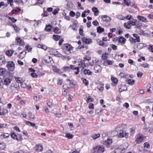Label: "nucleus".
<instances>
[{
	"label": "nucleus",
	"mask_w": 153,
	"mask_h": 153,
	"mask_svg": "<svg viewBox=\"0 0 153 153\" xmlns=\"http://www.w3.org/2000/svg\"><path fill=\"white\" fill-rule=\"evenodd\" d=\"M7 67L9 70L12 71L15 68L14 63L13 61H8L7 65Z\"/></svg>",
	"instance_id": "obj_1"
},
{
	"label": "nucleus",
	"mask_w": 153,
	"mask_h": 153,
	"mask_svg": "<svg viewBox=\"0 0 153 153\" xmlns=\"http://www.w3.org/2000/svg\"><path fill=\"white\" fill-rule=\"evenodd\" d=\"M102 18L104 21L107 22L104 24L106 26H108L110 24L109 22L111 20L110 18L106 15H104L102 16Z\"/></svg>",
	"instance_id": "obj_2"
},
{
	"label": "nucleus",
	"mask_w": 153,
	"mask_h": 153,
	"mask_svg": "<svg viewBox=\"0 0 153 153\" xmlns=\"http://www.w3.org/2000/svg\"><path fill=\"white\" fill-rule=\"evenodd\" d=\"M19 88L20 87L19 85L17 84H12L11 86L9 88L10 89L12 92L13 91L18 90Z\"/></svg>",
	"instance_id": "obj_3"
},
{
	"label": "nucleus",
	"mask_w": 153,
	"mask_h": 153,
	"mask_svg": "<svg viewBox=\"0 0 153 153\" xmlns=\"http://www.w3.org/2000/svg\"><path fill=\"white\" fill-rule=\"evenodd\" d=\"M64 47L66 51V53L68 54H69L71 53V51H72L73 49V47L70 45L66 44L64 45Z\"/></svg>",
	"instance_id": "obj_4"
},
{
	"label": "nucleus",
	"mask_w": 153,
	"mask_h": 153,
	"mask_svg": "<svg viewBox=\"0 0 153 153\" xmlns=\"http://www.w3.org/2000/svg\"><path fill=\"white\" fill-rule=\"evenodd\" d=\"M94 152L96 153H101L104 152V147L103 146H97L94 149Z\"/></svg>",
	"instance_id": "obj_5"
},
{
	"label": "nucleus",
	"mask_w": 153,
	"mask_h": 153,
	"mask_svg": "<svg viewBox=\"0 0 153 153\" xmlns=\"http://www.w3.org/2000/svg\"><path fill=\"white\" fill-rule=\"evenodd\" d=\"M119 136L120 137H125L127 138L128 136V133L125 131L120 130V131Z\"/></svg>",
	"instance_id": "obj_6"
},
{
	"label": "nucleus",
	"mask_w": 153,
	"mask_h": 153,
	"mask_svg": "<svg viewBox=\"0 0 153 153\" xmlns=\"http://www.w3.org/2000/svg\"><path fill=\"white\" fill-rule=\"evenodd\" d=\"M94 69L96 73H100L101 71V68L100 66L98 65H96L95 66Z\"/></svg>",
	"instance_id": "obj_7"
},
{
	"label": "nucleus",
	"mask_w": 153,
	"mask_h": 153,
	"mask_svg": "<svg viewBox=\"0 0 153 153\" xmlns=\"http://www.w3.org/2000/svg\"><path fill=\"white\" fill-rule=\"evenodd\" d=\"M92 10L94 13V16H96L99 15V11L97 7H93L92 9Z\"/></svg>",
	"instance_id": "obj_8"
},
{
	"label": "nucleus",
	"mask_w": 153,
	"mask_h": 153,
	"mask_svg": "<svg viewBox=\"0 0 153 153\" xmlns=\"http://www.w3.org/2000/svg\"><path fill=\"white\" fill-rule=\"evenodd\" d=\"M127 90V87L125 85H121V87L119 88V92H121L122 91Z\"/></svg>",
	"instance_id": "obj_9"
},
{
	"label": "nucleus",
	"mask_w": 153,
	"mask_h": 153,
	"mask_svg": "<svg viewBox=\"0 0 153 153\" xmlns=\"http://www.w3.org/2000/svg\"><path fill=\"white\" fill-rule=\"evenodd\" d=\"M16 40L17 43H19L20 45H24V42L23 41L20 39V38L19 37H17L16 39Z\"/></svg>",
	"instance_id": "obj_10"
},
{
	"label": "nucleus",
	"mask_w": 153,
	"mask_h": 153,
	"mask_svg": "<svg viewBox=\"0 0 153 153\" xmlns=\"http://www.w3.org/2000/svg\"><path fill=\"white\" fill-rule=\"evenodd\" d=\"M42 146L39 145H37L35 147V149L38 152H40L42 150Z\"/></svg>",
	"instance_id": "obj_11"
},
{
	"label": "nucleus",
	"mask_w": 153,
	"mask_h": 153,
	"mask_svg": "<svg viewBox=\"0 0 153 153\" xmlns=\"http://www.w3.org/2000/svg\"><path fill=\"white\" fill-rule=\"evenodd\" d=\"M6 70L4 68H0V75H4L6 72Z\"/></svg>",
	"instance_id": "obj_12"
},
{
	"label": "nucleus",
	"mask_w": 153,
	"mask_h": 153,
	"mask_svg": "<svg viewBox=\"0 0 153 153\" xmlns=\"http://www.w3.org/2000/svg\"><path fill=\"white\" fill-rule=\"evenodd\" d=\"M14 52V51H12L11 50H9L6 51V54L9 56H11L13 53Z\"/></svg>",
	"instance_id": "obj_13"
},
{
	"label": "nucleus",
	"mask_w": 153,
	"mask_h": 153,
	"mask_svg": "<svg viewBox=\"0 0 153 153\" xmlns=\"http://www.w3.org/2000/svg\"><path fill=\"white\" fill-rule=\"evenodd\" d=\"M10 80L9 78H6L4 80V84L5 85H7L10 83Z\"/></svg>",
	"instance_id": "obj_14"
},
{
	"label": "nucleus",
	"mask_w": 153,
	"mask_h": 153,
	"mask_svg": "<svg viewBox=\"0 0 153 153\" xmlns=\"http://www.w3.org/2000/svg\"><path fill=\"white\" fill-rule=\"evenodd\" d=\"M26 53V52L23 51L20 53V54L18 56L21 59H23L25 57V55Z\"/></svg>",
	"instance_id": "obj_15"
},
{
	"label": "nucleus",
	"mask_w": 153,
	"mask_h": 153,
	"mask_svg": "<svg viewBox=\"0 0 153 153\" xmlns=\"http://www.w3.org/2000/svg\"><path fill=\"white\" fill-rule=\"evenodd\" d=\"M37 47L39 48H41L45 50H46L47 49V47L45 45L40 44L37 45Z\"/></svg>",
	"instance_id": "obj_16"
},
{
	"label": "nucleus",
	"mask_w": 153,
	"mask_h": 153,
	"mask_svg": "<svg viewBox=\"0 0 153 153\" xmlns=\"http://www.w3.org/2000/svg\"><path fill=\"white\" fill-rule=\"evenodd\" d=\"M97 88L100 91L102 92L104 88L103 85L102 84H100L97 86Z\"/></svg>",
	"instance_id": "obj_17"
},
{
	"label": "nucleus",
	"mask_w": 153,
	"mask_h": 153,
	"mask_svg": "<svg viewBox=\"0 0 153 153\" xmlns=\"http://www.w3.org/2000/svg\"><path fill=\"white\" fill-rule=\"evenodd\" d=\"M126 40V39L124 38L121 37L119 39L118 43H124L125 42Z\"/></svg>",
	"instance_id": "obj_18"
},
{
	"label": "nucleus",
	"mask_w": 153,
	"mask_h": 153,
	"mask_svg": "<svg viewBox=\"0 0 153 153\" xmlns=\"http://www.w3.org/2000/svg\"><path fill=\"white\" fill-rule=\"evenodd\" d=\"M97 32L99 33H102L104 31V29L103 28H102L100 26H98L97 28Z\"/></svg>",
	"instance_id": "obj_19"
},
{
	"label": "nucleus",
	"mask_w": 153,
	"mask_h": 153,
	"mask_svg": "<svg viewBox=\"0 0 153 153\" xmlns=\"http://www.w3.org/2000/svg\"><path fill=\"white\" fill-rule=\"evenodd\" d=\"M5 59L4 57H0V65H2L5 64Z\"/></svg>",
	"instance_id": "obj_20"
},
{
	"label": "nucleus",
	"mask_w": 153,
	"mask_h": 153,
	"mask_svg": "<svg viewBox=\"0 0 153 153\" xmlns=\"http://www.w3.org/2000/svg\"><path fill=\"white\" fill-rule=\"evenodd\" d=\"M137 18L139 20L143 22H145L146 20V19L145 18L140 16H138Z\"/></svg>",
	"instance_id": "obj_21"
},
{
	"label": "nucleus",
	"mask_w": 153,
	"mask_h": 153,
	"mask_svg": "<svg viewBox=\"0 0 153 153\" xmlns=\"http://www.w3.org/2000/svg\"><path fill=\"white\" fill-rule=\"evenodd\" d=\"M100 136V134L99 133H98L97 134L93 135L91 136V137L94 140H95Z\"/></svg>",
	"instance_id": "obj_22"
},
{
	"label": "nucleus",
	"mask_w": 153,
	"mask_h": 153,
	"mask_svg": "<svg viewBox=\"0 0 153 153\" xmlns=\"http://www.w3.org/2000/svg\"><path fill=\"white\" fill-rule=\"evenodd\" d=\"M74 135L69 133L66 134L65 137L69 139H71L73 137Z\"/></svg>",
	"instance_id": "obj_23"
},
{
	"label": "nucleus",
	"mask_w": 153,
	"mask_h": 153,
	"mask_svg": "<svg viewBox=\"0 0 153 153\" xmlns=\"http://www.w3.org/2000/svg\"><path fill=\"white\" fill-rule=\"evenodd\" d=\"M84 73L85 74H87L88 75L91 74L92 73V72L90 71L88 69H86L84 70Z\"/></svg>",
	"instance_id": "obj_24"
},
{
	"label": "nucleus",
	"mask_w": 153,
	"mask_h": 153,
	"mask_svg": "<svg viewBox=\"0 0 153 153\" xmlns=\"http://www.w3.org/2000/svg\"><path fill=\"white\" fill-rule=\"evenodd\" d=\"M6 148V145L5 144L2 143H0V149L1 150H4Z\"/></svg>",
	"instance_id": "obj_25"
},
{
	"label": "nucleus",
	"mask_w": 153,
	"mask_h": 153,
	"mask_svg": "<svg viewBox=\"0 0 153 153\" xmlns=\"http://www.w3.org/2000/svg\"><path fill=\"white\" fill-rule=\"evenodd\" d=\"M9 134L7 133H4L3 135H1L0 136L1 137H2L3 138H7L9 137Z\"/></svg>",
	"instance_id": "obj_26"
},
{
	"label": "nucleus",
	"mask_w": 153,
	"mask_h": 153,
	"mask_svg": "<svg viewBox=\"0 0 153 153\" xmlns=\"http://www.w3.org/2000/svg\"><path fill=\"white\" fill-rule=\"evenodd\" d=\"M135 25L137 28H138L140 26L142 25V24L140 21L137 20H136V25Z\"/></svg>",
	"instance_id": "obj_27"
},
{
	"label": "nucleus",
	"mask_w": 153,
	"mask_h": 153,
	"mask_svg": "<svg viewBox=\"0 0 153 153\" xmlns=\"http://www.w3.org/2000/svg\"><path fill=\"white\" fill-rule=\"evenodd\" d=\"M124 26L127 29H129L131 26L128 22L125 23L124 24Z\"/></svg>",
	"instance_id": "obj_28"
},
{
	"label": "nucleus",
	"mask_w": 153,
	"mask_h": 153,
	"mask_svg": "<svg viewBox=\"0 0 153 153\" xmlns=\"http://www.w3.org/2000/svg\"><path fill=\"white\" fill-rule=\"evenodd\" d=\"M82 40L83 42L85 43H88L89 42L90 39H87L85 38V37H84L82 38Z\"/></svg>",
	"instance_id": "obj_29"
},
{
	"label": "nucleus",
	"mask_w": 153,
	"mask_h": 153,
	"mask_svg": "<svg viewBox=\"0 0 153 153\" xmlns=\"http://www.w3.org/2000/svg\"><path fill=\"white\" fill-rule=\"evenodd\" d=\"M139 34L141 35L147 36L148 35L146 33H145V31L142 30H140Z\"/></svg>",
	"instance_id": "obj_30"
},
{
	"label": "nucleus",
	"mask_w": 153,
	"mask_h": 153,
	"mask_svg": "<svg viewBox=\"0 0 153 153\" xmlns=\"http://www.w3.org/2000/svg\"><path fill=\"white\" fill-rule=\"evenodd\" d=\"M133 36L136 38L137 39V42H140V39L139 37L138 36V35L137 34H133Z\"/></svg>",
	"instance_id": "obj_31"
},
{
	"label": "nucleus",
	"mask_w": 153,
	"mask_h": 153,
	"mask_svg": "<svg viewBox=\"0 0 153 153\" xmlns=\"http://www.w3.org/2000/svg\"><path fill=\"white\" fill-rule=\"evenodd\" d=\"M119 75L122 77H123L124 78H126L127 76H128V74H125L123 73H120Z\"/></svg>",
	"instance_id": "obj_32"
},
{
	"label": "nucleus",
	"mask_w": 153,
	"mask_h": 153,
	"mask_svg": "<svg viewBox=\"0 0 153 153\" xmlns=\"http://www.w3.org/2000/svg\"><path fill=\"white\" fill-rule=\"evenodd\" d=\"M82 79L83 81V83H84L86 85H88V80H87L85 79L84 78H82Z\"/></svg>",
	"instance_id": "obj_33"
},
{
	"label": "nucleus",
	"mask_w": 153,
	"mask_h": 153,
	"mask_svg": "<svg viewBox=\"0 0 153 153\" xmlns=\"http://www.w3.org/2000/svg\"><path fill=\"white\" fill-rule=\"evenodd\" d=\"M26 124L27 125H29V124H30V126H32L33 127H34L35 126V124L33 123L30 122L28 121H26Z\"/></svg>",
	"instance_id": "obj_34"
},
{
	"label": "nucleus",
	"mask_w": 153,
	"mask_h": 153,
	"mask_svg": "<svg viewBox=\"0 0 153 153\" xmlns=\"http://www.w3.org/2000/svg\"><path fill=\"white\" fill-rule=\"evenodd\" d=\"M83 62H85V61L87 60L89 61L91 59V58L90 57H89L88 56H86L85 57L83 58Z\"/></svg>",
	"instance_id": "obj_35"
},
{
	"label": "nucleus",
	"mask_w": 153,
	"mask_h": 153,
	"mask_svg": "<svg viewBox=\"0 0 153 153\" xmlns=\"http://www.w3.org/2000/svg\"><path fill=\"white\" fill-rule=\"evenodd\" d=\"M53 39L56 41L58 40L60 38V36L57 35H53Z\"/></svg>",
	"instance_id": "obj_36"
},
{
	"label": "nucleus",
	"mask_w": 153,
	"mask_h": 153,
	"mask_svg": "<svg viewBox=\"0 0 153 153\" xmlns=\"http://www.w3.org/2000/svg\"><path fill=\"white\" fill-rule=\"evenodd\" d=\"M135 82V81L133 79H129L128 80V83L129 84L132 85L133 84L134 82Z\"/></svg>",
	"instance_id": "obj_37"
},
{
	"label": "nucleus",
	"mask_w": 153,
	"mask_h": 153,
	"mask_svg": "<svg viewBox=\"0 0 153 153\" xmlns=\"http://www.w3.org/2000/svg\"><path fill=\"white\" fill-rule=\"evenodd\" d=\"M25 48L26 50H28V52L31 51L32 48L29 45H27L25 46Z\"/></svg>",
	"instance_id": "obj_38"
},
{
	"label": "nucleus",
	"mask_w": 153,
	"mask_h": 153,
	"mask_svg": "<svg viewBox=\"0 0 153 153\" xmlns=\"http://www.w3.org/2000/svg\"><path fill=\"white\" fill-rule=\"evenodd\" d=\"M128 22L129 23L130 25L131 24L132 25H136V20L134 19L133 21Z\"/></svg>",
	"instance_id": "obj_39"
},
{
	"label": "nucleus",
	"mask_w": 153,
	"mask_h": 153,
	"mask_svg": "<svg viewBox=\"0 0 153 153\" xmlns=\"http://www.w3.org/2000/svg\"><path fill=\"white\" fill-rule=\"evenodd\" d=\"M11 137L14 139H16L17 140H18V139L17 138V136L16 134H15L14 133H13L11 135Z\"/></svg>",
	"instance_id": "obj_40"
},
{
	"label": "nucleus",
	"mask_w": 153,
	"mask_h": 153,
	"mask_svg": "<svg viewBox=\"0 0 153 153\" xmlns=\"http://www.w3.org/2000/svg\"><path fill=\"white\" fill-rule=\"evenodd\" d=\"M51 28H52V27L50 25H49L46 26V27L45 28V29L46 31H49L51 30Z\"/></svg>",
	"instance_id": "obj_41"
},
{
	"label": "nucleus",
	"mask_w": 153,
	"mask_h": 153,
	"mask_svg": "<svg viewBox=\"0 0 153 153\" xmlns=\"http://www.w3.org/2000/svg\"><path fill=\"white\" fill-rule=\"evenodd\" d=\"M97 42L99 44V45L102 46H104V42L102 40H97Z\"/></svg>",
	"instance_id": "obj_42"
},
{
	"label": "nucleus",
	"mask_w": 153,
	"mask_h": 153,
	"mask_svg": "<svg viewBox=\"0 0 153 153\" xmlns=\"http://www.w3.org/2000/svg\"><path fill=\"white\" fill-rule=\"evenodd\" d=\"M13 27L14 28V29L17 32H18L20 30L19 28L15 25H13Z\"/></svg>",
	"instance_id": "obj_43"
},
{
	"label": "nucleus",
	"mask_w": 153,
	"mask_h": 153,
	"mask_svg": "<svg viewBox=\"0 0 153 153\" xmlns=\"http://www.w3.org/2000/svg\"><path fill=\"white\" fill-rule=\"evenodd\" d=\"M28 115H29V118L30 119H34V116L33 115H32V113L30 111H29L28 113Z\"/></svg>",
	"instance_id": "obj_44"
},
{
	"label": "nucleus",
	"mask_w": 153,
	"mask_h": 153,
	"mask_svg": "<svg viewBox=\"0 0 153 153\" xmlns=\"http://www.w3.org/2000/svg\"><path fill=\"white\" fill-rule=\"evenodd\" d=\"M74 70H76V71H75L74 72V73L76 75H77L78 74L79 72V68L78 67H75L74 68Z\"/></svg>",
	"instance_id": "obj_45"
},
{
	"label": "nucleus",
	"mask_w": 153,
	"mask_h": 153,
	"mask_svg": "<svg viewBox=\"0 0 153 153\" xmlns=\"http://www.w3.org/2000/svg\"><path fill=\"white\" fill-rule=\"evenodd\" d=\"M124 1L125 4L127 6L129 5L131 2L130 0H124Z\"/></svg>",
	"instance_id": "obj_46"
},
{
	"label": "nucleus",
	"mask_w": 153,
	"mask_h": 153,
	"mask_svg": "<svg viewBox=\"0 0 153 153\" xmlns=\"http://www.w3.org/2000/svg\"><path fill=\"white\" fill-rule=\"evenodd\" d=\"M16 80L17 82L19 83H22V79L21 78H18L17 79H16Z\"/></svg>",
	"instance_id": "obj_47"
},
{
	"label": "nucleus",
	"mask_w": 153,
	"mask_h": 153,
	"mask_svg": "<svg viewBox=\"0 0 153 153\" xmlns=\"http://www.w3.org/2000/svg\"><path fill=\"white\" fill-rule=\"evenodd\" d=\"M105 142L106 143L109 144L112 143V139H108L107 140H105Z\"/></svg>",
	"instance_id": "obj_48"
},
{
	"label": "nucleus",
	"mask_w": 153,
	"mask_h": 153,
	"mask_svg": "<svg viewBox=\"0 0 153 153\" xmlns=\"http://www.w3.org/2000/svg\"><path fill=\"white\" fill-rule=\"evenodd\" d=\"M141 66L142 67L144 68H148L149 67V65L146 63L141 64Z\"/></svg>",
	"instance_id": "obj_49"
},
{
	"label": "nucleus",
	"mask_w": 153,
	"mask_h": 153,
	"mask_svg": "<svg viewBox=\"0 0 153 153\" xmlns=\"http://www.w3.org/2000/svg\"><path fill=\"white\" fill-rule=\"evenodd\" d=\"M53 70L54 72L57 73L59 71V69L57 68L56 67L53 66Z\"/></svg>",
	"instance_id": "obj_50"
},
{
	"label": "nucleus",
	"mask_w": 153,
	"mask_h": 153,
	"mask_svg": "<svg viewBox=\"0 0 153 153\" xmlns=\"http://www.w3.org/2000/svg\"><path fill=\"white\" fill-rule=\"evenodd\" d=\"M142 140V138L141 137H139V138H137L136 139V141L137 143H139L141 142Z\"/></svg>",
	"instance_id": "obj_51"
},
{
	"label": "nucleus",
	"mask_w": 153,
	"mask_h": 153,
	"mask_svg": "<svg viewBox=\"0 0 153 153\" xmlns=\"http://www.w3.org/2000/svg\"><path fill=\"white\" fill-rule=\"evenodd\" d=\"M111 80L112 81V82L114 83L117 82L118 81L116 78L113 77L111 78Z\"/></svg>",
	"instance_id": "obj_52"
},
{
	"label": "nucleus",
	"mask_w": 153,
	"mask_h": 153,
	"mask_svg": "<svg viewBox=\"0 0 153 153\" xmlns=\"http://www.w3.org/2000/svg\"><path fill=\"white\" fill-rule=\"evenodd\" d=\"M1 128H5L7 127V124H1Z\"/></svg>",
	"instance_id": "obj_53"
},
{
	"label": "nucleus",
	"mask_w": 153,
	"mask_h": 153,
	"mask_svg": "<svg viewBox=\"0 0 153 153\" xmlns=\"http://www.w3.org/2000/svg\"><path fill=\"white\" fill-rule=\"evenodd\" d=\"M105 62L107 63L108 65H111L112 64L113 62L111 61L108 60H107L105 61Z\"/></svg>",
	"instance_id": "obj_54"
},
{
	"label": "nucleus",
	"mask_w": 153,
	"mask_h": 153,
	"mask_svg": "<svg viewBox=\"0 0 153 153\" xmlns=\"http://www.w3.org/2000/svg\"><path fill=\"white\" fill-rule=\"evenodd\" d=\"M149 49L150 51L153 53V45H149Z\"/></svg>",
	"instance_id": "obj_55"
},
{
	"label": "nucleus",
	"mask_w": 153,
	"mask_h": 153,
	"mask_svg": "<svg viewBox=\"0 0 153 153\" xmlns=\"http://www.w3.org/2000/svg\"><path fill=\"white\" fill-rule=\"evenodd\" d=\"M93 24L95 26H97L99 25V22L97 21V20H95L94 21L92 22Z\"/></svg>",
	"instance_id": "obj_56"
},
{
	"label": "nucleus",
	"mask_w": 153,
	"mask_h": 153,
	"mask_svg": "<svg viewBox=\"0 0 153 153\" xmlns=\"http://www.w3.org/2000/svg\"><path fill=\"white\" fill-rule=\"evenodd\" d=\"M93 98H91L90 97H89L87 98L86 101L88 103L90 102H91L92 101Z\"/></svg>",
	"instance_id": "obj_57"
},
{
	"label": "nucleus",
	"mask_w": 153,
	"mask_h": 153,
	"mask_svg": "<svg viewBox=\"0 0 153 153\" xmlns=\"http://www.w3.org/2000/svg\"><path fill=\"white\" fill-rule=\"evenodd\" d=\"M144 146L145 148H148L149 147V145L147 142L144 143Z\"/></svg>",
	"instance_id": "obj_58"
},
{
	"label": "nucleus",
	"mask_w": 153,
	"mask_h": 153,
	"mask_svg": "<svg viewBox=\"0 0 153 153\" xmlns=\"http://www.w3.org/2000/svg\"><path fill=\"white\" fill-rule=\"evenodd\" d=\"M71 152L72 153H79V151H77L75 149H73L71 150Z\"/></svg>",
	"instance_id": "obj_59"
},
{
	"label": "nucleus",
	"mask_w": 153,
	"mask_h": 153,
	"mask_svg": "<svg viewBox=\"0 0 153 153\" xmlns=\"http://www.w3.org/2000/svg\"><path fill=\"white\" fill-rule=\"evenodd\" d=\"M30 75L32 76L34 78L37 77V74L34 72L31 73Z\"/></svg>",
	"instance_id": "obj_60"
},
{
	"label": "nucleus",
	"mask_w": 153,
	"mask_h": 153,
	"mask_svg": "<svg viewBox=\"0 0 153 153\" xmlns=\"http://www.w3.org/2000/svg\"><path fill=\"white\" fill-rule=\"evenodd\" d=\"M114 59H116V60H120V55L116 54L114 56Z\"/></svg>",
	"instance_id": "obj_61"
},
{
	"label": "nucleus",
	"mask_w": 153,
	"mask_h": 153,
	"mask_svg": "<svg viewBox=\"0 0 153 153\" xmlns=\"http://www.w3.org/2000/svg\"><path fill=\"white\" fill-rule=\"evenodd\" d=\"M75 15V13L73 11H71L70 12V16L72 17L74 16Z\"/></svg>",
	"instance_id": "obj_62"
},
{
	"label": "nucleus",
	"mask_w": 153,
	"mask_h": 153,
	"mask_svg": "<svg viewBox=\"0 0 153 153\" xmlns=\"http://www.w3.org/2000/svg\"><path fill=\"white\" fill-rule=\"evenodd\" d=\"M143 75V73L140 72H138L137 74V76L138 77H140Z\"/></svg>",
	"instance_id": "obj_63"
},
{
	"label": "nucleus",
	"mask_w": 153,
	"mask_h": 153,
	"mask_svg": "<svg viewBox=\"0 0 153 153\" xmlns=\"http://www.w3.org/2000/svg\"><path fill=\"white\" fill-rule=\"evenodd\" d=\"M89 108L90 109H93L94 108V105L93 103H90Z\"/></svg>",
	"instance_id": "obj_64"
}]
</instances>
